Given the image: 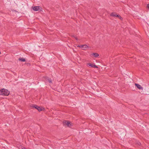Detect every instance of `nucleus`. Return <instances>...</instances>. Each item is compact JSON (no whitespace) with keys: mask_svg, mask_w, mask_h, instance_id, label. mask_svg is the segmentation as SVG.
I'll return each instance as SVG.
<instances>
[{"mask_svg":"<svg viewBox=\"0 0 149 149\" xmlns=\"http://www.w3.org/2000/svg\"><path fill=\"white\" fill-rule=\"evenodd\" d=\"M135 85L139 89L143 90V88L141 85L137 84H135Z\"/></svg>","mask_w":149,"mask_h":149,"instance_id":"423d86ee","label":"nucleus"},{"mask_svg":"<svg viewBox=\"0 0 149 149\" xmlns=\"http://www.w3.org/2000/svg\"><path fill=\"white\" fill-rule=\"evenodd\" d=\"M72 37H74L76 40L78 41L79 40L78 38H77V37L74 36V35L72 36Z\"/></svg>","mask_w":149,"mask_h":149,"instance_id":"9b49d317","label":"nucleus"},{"mask_svg":"<svg viewBox=\"0 0 149 149\" xmlns=\"http://www.w3.org/2000/svg\"><path fill=\"white\" fill-rule=\"evenodd\" d=\"M92 55L94 56L95 57H97L99 56V54L97 53H93Z\"/></svg>","mask_w":149,"mask_h":149,"instance_id":"1a4fd4ad","label":"nucleus"},{"mask_svg":"<svg viewBox=\"0 0 149 149\" xmlns=\"http://www.w3.org/2000/svg\"><path fill=\"white\" fill-rule=\"evenodd\" d=\"M88 65L91 67L95 68H97L98 67L95 65H93V66H91V64L90 63H89L88 64Z\"/></svg>","mask_w":149,"mask_h":149,"instance_id":"6e6552de","label":"nucleus"},{"mask_svg":"<svg viewBox=\"0 0 149 149\" xmlns=\"http://www.w3.org/2000/svg\"><path fill=\"white\" fill-rule=\"evenodd\" d=\"M77 47L80 48H83V49H85L89 48V47L86 45H78Z\"/></svg>","mask_w":149,"mask_h":149,"instance_id":"20e7f679","label":"nucleus"},{"mask_svg":"<svg viewBox=\"0 0 149 149\" xmlns=\"http://www.w3.org/2000/svg\"><path fill=\"white\" fill-rule=\"evenodd\" d=\"M111 15L112 16L115 17H118L119 18L121 19V17L120 16L117 15L116 13H112L111 14Z\"/></svg>","mask_w":149,"mask_h":149,"instance_id":"39448f33","label":"nucleus"},{"mask_svg":"<svg viewBox=\"0 0 149 149\" xmlns=\"http://www.w3.org/2000/svg\"><path fill=\"white\" fill-rule=\"evenodd\" d=\"M19 60L22 62H24L26 61L25 59L23 58H20Z\"/></svg>","mask_w":149,"mask_h":149,"instance_id":"9d476101","label":"nucleus"},{"mask_svg":"<svg viewBox=\"0 0 149 149\" xmlns=\"http://www.w3.org/2000/svg\"><path fill=\"white\" fill-rule=\"evenodd\" d=\"M32 8L35 11H41L42 9L41 7L40 6H34Z\"/></svg>","mask_w":149,"mask_h":149,"instance_id":"f03ea898","label":"nucleus"},{"mask_svg":"<svg viewBox=\"0 0 149 149\" xmlns=\"http://www.w3.org/2000/svg\"><path fill=\"white\" fill-rule=\"evenodd\" d=\"M147 7L149 9V3L147 5Z\"/></svg>","mask_w":149,"mask_h":149,"instance_id":"ddd939ff","label":"nucleus"},{"mask_svg":"<svg viewBox=\"0 0 149 149\" xmlns=\"http://www.w3.org/2000/svg\"><path fill=\"white\" fill-rule=\"evenodd\" d=\"M48 81L49 83H52V81L51 79H48Z\"/></svg>","mask_w":149,"mask_h":149,"instance_id":"f8f14e48","label":"nucleus"},{"mask_svg":"<svg viewBox=\"0 0 149 149\" xmlns=\"http://www.w3.org/2000/svg\"><path fill=\"white\" fill-rule=\"evenodd\" d=\"M64 124H66L68 127H70L71 126V123L69 121H65L64 122Z\"/></svg>","mask_w":149,"mask_h":149,"instance_id":"0eeeda50","label":"nucleus"},{"mask_svg":"<svg viewBox=\"0 0 149 149\" xmlns=\"http://www.w3.org/2000/svg\"><path fill=\"white\" fill-rule=\"evenodd\" d=\"M93 64H91V66H93Z\"/></svg>","mask_w":149,"mask_h":149,"instance_id":"4468645a","label":"nucleus"},{"mask_svg":"<svg viewBox=\"0 0 149 149\" xmlns=\"http://www.w3.org/2000/svg\"><path fill=\"white\" fill-rule=\"evenodd\" d=\"M1 52H0V54H1Z\"/></svg>","mask_w":149,"mask_h":149,"instance_id":"2eb2a0df","label":"nucleus"},{"mask_svg":"<svg viewBox=\"0 0 149 149\" xmlns=\"http://www.w3.org/2000/svg\"><path fill=\"white\" fill-rule=\"evenodd\" d=\"M32 107L37 109L39 111H42V109H43V108H41L40 107H38L35 104L33 105Z\"/></svg>","mask_w":149,"mask_h":149,"instance_id":"7ed1b4c3","label":"nucleus"},{"mask_svg":"<svg viewBox=\"0 0 149 149\" xmlns=\"http://www.w3.org/2000/svg\"><path fill=\"white\" fill-rule=\"evenodd\" d=\"M10 94V92L7 90L3 88L0 90V95L3 96H8Z\"/></svg>","mask_w":149,"mask_h":149,"instance_id":"f257e3e1","label":"nucleus"}]
</instances>
